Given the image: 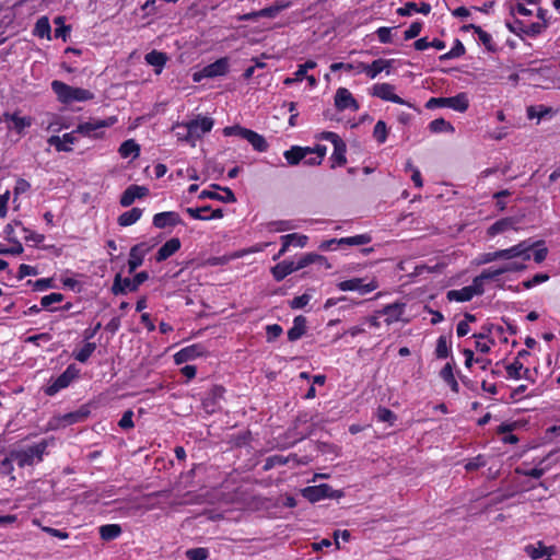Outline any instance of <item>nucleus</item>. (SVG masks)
<instances>
[{
	"instance_id": "nucleus-1",
	"label": "nucleus",
	"mask_w": 560,
	"mask_h": 560,
	"mask_svg": "<svg viewBox=\"0 0 560 560\" xmlns=\"http://www.w3.org/2000/svg\"><path fill=\"white\" fill-rule=\"evenodd\" d=\"M539 244H541V242L525 240L509 248L485 253L480 256L479 264H490L498 260L508 261L512 259L528 261L532 258V248Z\"/></svg>"
},
{
	"instance_id": "nucleus-2",
	"label": "nucleus",
	"mask_w": 560,
	"mask_h": 560,
	"mask_svg": "<svg viewBox=\"0 0 560 560\" xmlns=\"http://www.w3.org/2000/svg\"><path fill=\"white\" fill-rule=\"evenodd\" d=\"M50 85L58 102L65 105H70L77 102H86L94 98V93L90 90L71 86L59 80H54Z\"/></svg>"
},
{
	"instance_id": "nucleus-3",
	"label": "nucleus",
	"mask_w": 560,
	"mask_h": 560,
	"mask_svg": "<svg viewBox=\"0 0 560 560\" xmlns=\"http://www.w3.org/2000/svg\"><path fill=\"white\" fill-rule=\"evenodd\" d=\"M48 444L49 442L47 440H42L36 444L12 452L11 458L20 467L33 466L43 460V456L47 451Z\"/></svg>"
},
{
	"instance_id": "nucleus-4",
	"label": "nucleus",
	"mask_w": 560,
	"mask_h": 560,
	"mask_svg": "<svg viewBox=\"0 0 560 560\" xmlns=\"http://www.w3.org/2000/svg\"><path fill=\"white\" fill-rule=\"evenodd\" d=\"M117 122V117L110 116L106 119H91L77 126L75 131L83 137L100 139L104 136V129Z\"/></svg>"
},
{
	"instance_id": "nucleus-5",
	"label": "nucleus",
	"mask_w": 560,
	"mask_h": 560,
	"mask_svg": "<svg viewBox=\"0 0 560 560\" xmlns=\"http://www.w3.org/2000/svg\"><path fill=\"white\" fill-rule=\"evenodd\" d=\"M149 275L147 271L137 273L132 279L122 278L120 273H117L114 278L112 285V292L114 295L126 294L128 292H135L138 288L147 281Z\"/></svg>"
},
{
	"instance_id": "nucleus-6",
	"label": "nucleus",
	"mask_w": 560,
	"mask_h": 560,
	"mask_svg": "<svg viewBox=\"0 0 560 560\" xmlns=\"http://www.w3.org/2000/svg\"><path fill=\"white\" fill-rule=\"evenodd\" d=\"M80 369L75 364H69L67 369L56 378H50L45 394L48 396H55L61 389L67 388L72 381L79 377Z\"/></svg>"
},
{
	"instance_id": "nucleus-7",
	"label": "nucleus",
	"mask_w": 560,
	"mask_h": 560,
	"mask_svg": "<svg viewBox=\"0 0 560 560\" xmlns=\"http://www.w3.org/2000/svg\"><path fill=\"white\" fill-rule=\"evenodd\" d=\"M526 261H523L521 259H512L505 261L503 265L499 267H490L487 269H483L481 271L482 278H485L486 281L492 280V281H499L500 277L508 272H520L526 269Z\"/></svg>"
},
{
	"instance_id": "nucleus-8",
	"label": "nucleus",
	"mask_w": 560,
	"mask_h": 560,
	"mask_svg": "<svg viewBox=\"0 0 560 560\" xmlns=\"http://www.w3.org/2000/svg\"><path fill=\"white\" fill-rule=\"evenodd\" d=\"M340 291H357L361 295L368 294L378 288V282L375 278H352L349 280L340 281L337 284Z\"/></svg>"
},
{
	"instance_id": "nucleus-9",
	"label": "nucleus",
	"mask_w": 560,
	"mask_h": 560,
	"mask_svg": "<svg viewBox=\"0 0 560 560\" xmlns=\"http://www.w3.org/2000/svg\"><path fill=\"white\" fill-rule=\"evenodd\" d=\"M229 71V59L223 57L214 62L203 67L201 70L192 74V81L196 83L201 82L207 78H217L226 74Z\"/></svg>"
},
{
	"instance_id": "nucleus-10",
	"label": "nucleus",
	"mask_w": 560,
	"mask_h": 560,
	"mask_svg": "<svg viewBox=\"0 0 560 560\" xmlns=\"http://www.w3.org/2000/svg\"><path fill=\"white\" fill-rule=\"evenodd\" d=\"M371 95L386 102L413 107L411 103L395 94L394 85L389 83H376L372 86Z\"/></svg>"
},
{
	"instance_id": "nucleus-11",
	"label": "nucleus",
	"mask_w": 560,
	"mask_h": 560,
	"mask_svg": "<svg viewBox=\"0 0 560 560\" xmlns=\"http://www.w3.org/2000/svg\"><path fill=\"white\" fill-rule=\"evenodd\" d=\"M3 121L9 130L15 131L18 135H24L25 130L30 128L34 119L31 116H21L20 112L4 113Z\"/></svg>"
},
{
	"instance_id": "nucleus-12",
	"label": "nucleus",
	"mask_w": 560,
	"mask_h": 560,
	"mask_svg": "<svg viewBox=\"0 0 560 560\" xmlns=\"http://www.w3.org/2000/svg\"><path fill=\"white\" fill-rule=\"evenodd\" d=\"M188 132H190L194 145L196 141L201 139L206 133L210 132L213 127V119L210 117L198 116L196 119L186 122Z\"/></svg>"
},
{
	"instance_id": "nucleus-13",
	"label": "nucleus",
	"mask_w": 560,
	"mask_h": 560,
	"mask_svg": "<svg viewBox=\"0 0 560 560\" xmlns=\"http://www.w3.org/2000/svg\"><path fill=\"white\" fill-rule=\"evenodd\" d=\"M392 67V60L388 59H376L371 65L364 62H357L358 74L365 73L370 79H375L382 71L389 73Z\"/></svg>"
},
{
	"instance_id": "nucleus-14",
	"label": "nucleus",
	"mask_w": 560,
	"mask_h": 560,
	"mask_svg": "<svg viewBox=\"0 0 560 560\" xmlns=\"http://www.w3.org/2000/svg\"><path fill=\"white\" fill-rule=\"evenodd\" d=\"M335 106L340 112L346 110V109H351L353 112H357L360 108L358 101L353 97L351 92L346 88H339L336 91Z\"/></svg>"
},
{
	"instance_id": "nucleus-15",
	"label": "nucleus",
	"mask_w": 560,
	"mask_h": 560,
	"mask_svg": "<svg viewBox=\"0 0 560 560\" xmlns=\"http://www.w3.org/2000/svg\"><path fill=\"white\" fill-rule=\"evenodd\" d=\"M307 240H308V237L306 235L298 234V233L282 235L280 237L282 246H281L280 250L276 255H273L272 259L278 260L280 257H282L288 252L290 246L301 247V248L304 247L307 243Z\"/></svg>"
},
{
	"instance_id": "nucleus-16",
	"label": "nucleus",
	"mask_w": 560,
	"mask_h": 560,
	"mask_svg": "<svg viewBox=\"0 0 560 560\" xmlns=\"http://www.w3.org/2000/svg\"><path fill=\"white\" fill-rule=\"evenodd\" d=\"M331 488L326 485H318V486H308L301 490V494L303 498L308 500L310 502H318L323 499L330 498Z\"/></svg>"
},
{
	"instance_id": "nucleus-17",
	"label": "nucleus",
	"mask_w": 560,
	"mask_h": 560,
	"mask_svg": "<svg viewBox=\"0 0 560 560\" xmlns=\"http://www.w3.org/2000/svg\"><path fill=\"white\" fill-rule=\"evenodd\" d=\"M405 303L395 302L384 306L381 311H377V314H382L385 316L386 325H392L396 322L401 320L402 315L405 313Z\"/></svg>"
},
{
	"instance_id": "nucleus-18",
	"label": "nucleus",
	"mask_w": 560,
	"mask_h": 560,
	"mask_svg": "<svg viewBox=\"0 0 560 560\" xmlns=\"http://www.w3.org/2000/svg\"><path fill=\"white\" fill-rule=\"evenodd\" d=\"M152 223L158 229H166L180 224L182 219L175 211H165L154 214Z\"/></svg>"
},
{
	"instance_id": "nucleus-19",
	"label": "nucleus",
	"mask_w": 560,
	"mask_h": 560,
	"mask_svg": "<svg viewBox=\"0 0 560 560\" xmlns=\"http://www.w3.org/2000/svg\"><path fill=\"white\" fill-rule=\"evenodd\" d=\"M149 192V189L144 186L139 185H130L121 195L120 197V205L122 207H129L131 206L136 199H140L144 196H147Z\"/></svg>"
},
{
	"instance_id": "nucleus-20",
	"label": "nucleus",
	"mask_w": 560,
	"mask_h": 560,
	"mask_svg": "<svg viewBox=\"0 0 560 560\" xmlns=\"http://www.w3.org/2000/svg\"><path fill=\"white\" fill-rule=\"evenodd\" d=\"M517 219L515 218H512V217H509V218H503V219H500L498 221H495L493 224H491L488 230H487V234L490 236V237H493L498 234H501V233H504L509 230H517Z\"/></svg>"
},
{
	"instance_id": "nucleus-21",
	"label": "nucleus",
	"mask_w": 560,
	"mask_h": 560,
	"mask_svg": "<svg viewBox=\"0 0 560 560\" xmlns=\"http://www.w3.org/2000/svg\"><path fill=\"white\" fill-rule=\"evenodd\" d=\"M203 353V347L201 345H191L180 349L174 354V361L176 364H183L191 361Z\"/></svg>"
},
{
	"instance_id": "nucleus-22",
	"label": "nucleus",
	"mask_w": 560,
	"mask_h": 560,
	"mask_svg": "<svg viewBox=\"0 0 560 560\" xmlns=\"http://www.w3.org/2000/svg\"><path fill=\"white\" fill-rule=\"evenodd\" d=\"M313 154L312 148L293 145L291 149L284 151L283 156L289 165H298L306 156Z\"/></svg>"
},
{
	"instance_id": "nucleus-23",
	"label": "nucleus",
	"mask_w": 560,
	"mask_h": 560,
	"mask_svg": "<svg viewBox=\"0 0 560 560\" xmlns=\"http://www.w3.org/2000/svg\"><path fill=\"white\" fill-rule=\"evenodd\" d=\"M77 131L73 130L71 132L65 133L61 137L52 136L49 138L48 142L50 145L55 147V149L59 152H69L72 150V144L75 142L74 133Z\"/></svg>"
},
{
	"instance_id": "nucleus-24",
	"label": "nucleus",
	"mask_w": 560,
	"mask_h": 560,
	"mask_svg": "<svg viewBox=\"0 0 560 560\" xmlns=\"http://www.w3.org/2000/svg\"><path fill=\"white\" fill-rule=\"evenodd\" d=\"M148 248L144 244H137L131 247L128 259V272L133 273L143 262Z\"/></svg>"
},
{
	"instance_id": "nucleus-25",
	"label": "nucleus",
	"mask_w": 560,
	"mask_h": 560,
	"mask_svg": "<svg viewBox=\"0 0 560 560\" xmlns=\"http://www.w3.org/2000/svg\"><path fill=\"white\" fill-rule=\"evenodd\" d=\"M144 60L148 65L154 68L155 74H161L168 60V57L165 52L152 50L144 56Z\"/></svg>"
},
{
	"instance_id": "nucleus-26",
	"label": "nucleus",
	"mask_w": 560,
	"mask_h": 560,
	"mask_svg": "<svg viewBox=\"0 0 560 560\" xmlns=\"http://www.w3.org/2000/svg\"><path fill=\"white\" fill-rule=\"evenodd\" d=\"M212 187L215 189H221V187L218 185H213ZM222 191H223V195H220L213 190H202L201 194L199 195V198L200 199L209 198V199L220 200L223 202H234L236 200L234 192L230 188H228V187L222 188Z\"/></svg>"
},
{
	"instance_id": "nucleus-27",
	"label": "nucleus",
	"mask_w": 560,
	"mask_h": 560,
	"mask_svg": "<svg viewBox=\"0 0 560 560\" xmlns=\"http://www.w3.org/2000/svg\"><path fill=\"white\" fill-rule=\"evenodd\" d=\"M180 248V241L177 237H173L166 241L156 253V261L161 262L166 260L168 257L174 255Z\"/></svg>"
},
{
	"instance_id": "nucleus-28",
	"label": "nucleus",
	"mask_w": 560,
	"mask_h": 560,
	"mask_svg": "<svg viewBox=\"0 0 560 560\" xmlns=\"http://www.w3.org/2000/svg\"><path fill=\"white\" fill-rule=\"evenodd\" d=\"M294 261L283 260L271 268V273L277 281H282L287 276L295 272Z\"/></svg>"
},
{
	"instance_id": "nucleus-29",
	"label": "nucleus",
	"mask_w": 560,
	"mask_h": 560,
	"mask_svg": "<svg viewBox=\"0 0 560 560\" xmlns=\"http://www.w3.org/2000/svg\"><path fill=\"white\" fill-rule=\"evenodd\" d=\"M468 106L469 100L467 94L464 92L446 98V107L456 112L464 113L467 110Z\"/></svg>"
},
{
	"instance_id": "nucleus-30",
	"label": "nucleus",
	"mask_w": 560,
	"mask_h": 560,
	"mask_svg": "<svg viewBox=\"0 0 560 560\" xmlns=\"http://www.w3.org/2000/svg\"><path fill=\"white\" fill-rule=\"evenodd\" d=\"M118 153L122 159L136 160L140 155V145L133 139H128L120 144Z\"/></svg>"
},
{
	"instance_id": "nucleus-31",
	"label": "nucleus",
	"mask_w": 560,
	"mask_h": 560,
	"mask_svg": "<svg viewBox=\"0 0 560 560\" xmlns=\"http://www.w3.org/2000/svg\"><path fill=\"white\" fill-rule=\"evenodd\" d=\"M306 331V318L302 315L293 319V326L288 331V339L290 341L299 340Z\"/></svg>"
},
{
	"instance_id": "nucleus-32",
	"label": "nucleus",
	"mask_w": 560,
	"mask_h": 560,
	"mask_svg": "<svg viewBox=\"0 0 560 560\" xmlns=\"http://www.w3.org/2000/svg\"><path fill=\"white\" fill-rule=\"evenodd\" d=\"M346 152L347 145L343 140H340L338 143L334 144V152L330 156L331 167L342 166L347 163Z\"/></svg>"
},
{
	"instance_id": "nucleus-33",
	"label": "nucleus",
	"mask_w": 560,
	"mask_h": 560,
	"mask_svg": "<svg viewBox=\"0 0 560 560\" xmlns=\"http://www.w3.org/2000/svg\"><path fill=\"white\" fill-rule=\"evenodd\" d=\"M415 12L427 15L431 12V5L427 2H422L420 7H418L415 2H408L404 7L397 9V13L401 16L411 15Z\"/></svg>"
},
{
	"instance_id": "nucleus-34",
	"label": "nucleus",
	"mask_w": 560,
	"mask_h": 560,
	"mask_svg": "<svg viewBox=\"0 0 560 560\" xmlns=\"http://www.w3.org/2000/svg\"><path fill=\"white\" fill-rule=\"evenodd\" d=\"M33 34L39 38L51 39V27L47 16H40L34 26Z\"/></svg>"
},
{
	"instance_id": "nucleus-35",
	"label": "nucleus",
	"mask_w": 560,
	"mask_h": 560,
	"mask_svg": "<svg viewBox=\"0 0 560 560\" xmlns=\"http://www.w3.org/2000/svg\"><path fill=\"white\" fill-rule=\"evenodd\" d=\"M269 233H278L293 230L295 225L289 220L270 221L261 225Z\"/></svg>"
},
{
	"instance_id": "nucleus-36",
	"label": "nucleus",
	"mask_w": 560,
	"mask_h": 560,
	"mask_svg": "<svg viewBox=\"0 0 560 560\" xmlns=\"http://www.w3.org/2000/svg\"><path fill=\"white\" fill-rule=\"evenodd\" d=\"M524 550H525L526 555L532 560H538V559L542 558L544 556H548L547 560H551L550 559L551 552L549 551V549L547 547H545L542 545L541 541H539L537 544V546H535V545H527Z\"/></svg>"
},
{
	"instance_id": "nucleus-37",
	"label": "nucleus",
	"mask_w": 560,
	"mask_h": 560,
	"mask_svg": "<svg viewBox=\"0 0 560 560\" xmlns=\"http://www.w3.org/2000/svg\"><path fill=\"white\" fill-rule=\"evenodd\" d=\"M142 215L140 208H132L118 217V224L120 226H129L135 224Z\"/></svg>"
},
{
	"instance_id": "nucleus-38",
	"label": "nucleus",
	"mask_w": 560,
	"mask_h": 560,
	"mask_svg": "<svg viewBox=\"0 0 560 560\" xmlns=\"http://www.w3.org/2000/svg\"><path fill=\"white\" fill-rule=\"evenodd\" d=\"M245 133H246L245 140H247L252 144L254 150H256L258 152L267 151L268 143L261 135H259L250 129L248 132H245Z\"/></svg>"
},
{
	"instance_id": "nucleus-39",
	"label": "nucleus",
	"mask_w": 560,
	"mask_h": 560,
	"mask_svg": "<svg viewBox=\"0 0 560 560\" xmlns=\"http://www.w3.org/2000/svg\"><path fill=\"white\" fill-rule=\"evenodd\" d=\"M446 298L448 301L468 302L474 298V294L470 288L467 285L458 290H450L446 293Z\"/></svg>"
},
{
	"instance_id": "nucleus-40",
	"label": "nucleus",
	"mask_w": 560,
	"mask_h": 560,
	"mask_svg": "<svg viewBox=\"0 0 560 560\" xmlns=\"http://www.w3.org/2000/svg\"><path fill=\"white\" fill-rule=\"evenodd\" d=\"M120 534L121 527L118 524H106L100 527V536L106 541L116 539Z\"/></svg>"
},
{
	"instance_id": "nucleus-41",
	"label": "nucleus",
	"mask_w": 560,
	"mask_h": 560,
	"mask_svg": "<svg viewBox=\"0 0 560 560\" xmlns=\"http://www.w3.org/2000/svg\"><path fill=\"white\" fill-rule=\"evenodd\" d=\"M527 118L534 119L537 118L538 120L545 118L548 115L553 114V109L551 107H547L545 105H538V106H529L527 107Z\"/></svg>"
},
{
	"instance_id": "nucleus-42",
	"label": "nucleus",
	"mask_w": 560,
	"mask_h": 560,
	"mask_svg": "<svg viewBox=\"0 0 560 560\" xmlns=\"http://www.w3.org/2000/svg\"><path fill=\"white\" fill-rule=\"evenodd\" d=\"M372 241L369 234H359L354 236L341 237L338 238L339 244H343L347 246H360L369 244Z\"/></svg>"
},
{
	"instance_id": "nucleus-43",
	"label": "nucleus",
	"mask_w": 560,
	"mask_h": 560,
	"mask_svg": "<svg viewBox=\"0 0 560 560\" xmlns=\"http://www.w3.org/2000/svg\"><path fill=\"white\" fill-rule=\"evenodd\" d=\"M441 378L452 388L454 392H458V383L454 376L453 368L451 363H447L440 372Z\"/></svg>"
},
{
	"instance_id": "nucleus-44",
	"label": "nucleus",
	"mask_w": 560,
	"mask_h": 560,
	"mask_svg": "<svg viewBox=\"0 0 560 560\" xmlns=\"http://www.w3.org/2000/svg\"><path fill=\"white\" fill-rule=\"evenodd\" d=\"M322 260H325V258L323 256L314 254V253H308V254H305L302 257H300L296 261H294V266L298 271V270H301L316 261H322Z\"/></svg>"
},
{
	"instance_id": "nucleus-45",
	"label": "nucleus",
	"mask_w": 560,
	"mask_h": 560,
	"mask_svg": "<svg viewBox=\"0 0 560 560\" xmlns=\"http://www.w3.org/2000/svg\"><path fill=\"white\" fill-rule=\"evenodd\" d=\"M96 349V343L86 342L81 349L74 351L73 357L79 362H86Z\"/></svg>"
},
{
	"instance_id": "nucleus-46",
	"label": "nucleus",
	"mask_w": 560,
	"mask_h": 560,
	"mask_svg": "<svg viewBox=\"0 0 560 560\" xmlns=\"http://www.w3.org/2000/svg\"><path fill=\"white\" fill-rule=\"evenodd\" d=\"M429 129L431 132L440 133V132H453L454 127L451 125V122L446 121L443 118H438L432 120L429 124Z\"/></svg>"
},
{
	"instance_id": "nucleus-47",
	"label": "nucleus",
	"mask_w": 560,
	"mask_h": 560,
	"mask_svg": "<svg viewBox=\"0 0 560 560\" xmlns=\"http://www.w3.org/2000/svg\"><path fill=\"white\" fill-rule=\"evenodd\" d=\"M173 130L175 131V136L179 141H185V142L189 143L190 145L195 147L191 136H190V132H188V126L186 122H182V124L177 122L173 127Z\"/></svg>"
},
{
	"instance_id": "nucleus-48",
	"label": "nucleus",
	"mask_w": 560,
	"mask_h": 560,
	"mask_svg": "<svg viewBox=\"0 0 560 560\" xmlns=\"http://www.w3.org/2000/svg\"><path fill=\"white\" fill-rule=\"evenodd\" d=\"M388 136V129L384 120H378L373 129V137L377 143L383 144L386 142Z\"/></svg>"
},
{
	"instance_id": "nucleus-49",
	"label": "nucleus",
	"mask_w": 560,
	"mask_h": 560,
	"mask_svg": "<svg viewBox=\"0 0 560 560\" xmlns=\"http://www.w3.org/2000/svg\"><path fill=\"white\" fill-rule=\"evenodd\" d=\"M474 337L476 338V349L482 353H488L494 345V340L483 334L474 335Z\"/></svg>"
},
{
	"instance_id": "nucleus-50",
	"label": "nucleus",
	"mask_w": 560,
	"mask_h": 560,
	"mask_svg": "<svg viewBox=\"0 0 560 560\" xmlns=\"http://www.w3.org/2000/svg\"><path fill=\"white\" fill-rule=\"evenodd\" d=\"M451 353V346L445 336H440L436 342L435 354L439 359H445Z\"/></svg>"
},
{
	"instance_id": "nucleus-51",
	"label": "nucleus",
	"mask_w": 560,
	"mask_h": 560,
	"mask_svg": "<svg viewBox=\"0 0 560 560\" xmlns=\"http://www.w3.org/2000/svg\"><path fill=\"white\" fill-rule=\"evenodd\" d=\"M211 208L209 206L186 208V213L195 220H208V214Z\"/></svg>"
},
{
	"instance_id": "nucleus-52",
	"label": "nucleus",
	"mask_w": 560,
	"mask_h": 560,
	"mask_svg": "<svg viewBox=\"0 0 560 560\" xmlns=\"http://www.w3.org/2000/svg\"><path fill=\"white\" fill-rule=\"evenodd\" d=\"M475 34L478 36V40L488 49L494 50V44L492 36L483 31L480 26L475 27Z\"/></svg>"
},
{
	"instance_id": "nucleus-53",
	"label": "nucleus",
	"mask_w": 560,
	"mask_h": 560,
	"mask_svg": "<svg viewBox=\"0 0 560 560\" xmlns=\"http://www.w3.org/2000/svg\"><path fill=\"white\" fill-rule=\"evenodd\" d=\"M464 54H465V47L462 44V42L457 39L455 42V45L451 48V50L447 51L446 54L442 55L440 57V59L447 60V59L458 58V57L463 56Z\"/></svg>"
},
{
	"instance_id": "nucleus-54",
	"label": "nucleus",
	"mask_w": 560,
	"mask_h": 560,
	"mask_svg": "<svg viewBox=\"0 0 560 560\" xmlns=\"http://www.w3.org/2000/svg\"><path fill=\"white\" fill-rule=\"evenodd\" d=\"M377 420L381 422H387L394 424L396 421V415L388 408L380 407L376 412Z\"/></svg>"
},
{
	"instance_id": "nucleus-55",
	"label": "nucleus",
	"mask_w": 560,
	"mask_h": 560,
	"mask_svg": "<svg viewBox=\"0 0 560 560\" xmlns=\"http://www.w3.org/2000/svg\"><path fill=\"white\" fill-rule=\"evenodd\" d=\"M209 556V551L206 548H191L186 551V557L189 560H206Z\"/></svg>"
},
{
	"instance_id": "nucleus-56",
	"label": "nucleus",
	"mask_w": 560,
	"mask_h": 560,
	"mask_svg": "<svg viewBox=\"0 0 560 560\" xmlns=\"http://www.w3.org/2000/svg\"><path fill=\"white\" fill-rule=\"evenodd\" d=\"M485 282H486V280H485V278H482L481 273L472 279L471 284L468 287L470 288L474 296L483 294Z\"/></svg>"
},
{
	"instance_id": "nucleus-57",
	"label": "nucleus",
	"mask_w": 560,
	"mask_h": 560,
	"mask_svg": "<svg viewBox=\"0 0 560 560\" xmlns=\"http://www.w3.org/2000/svg\"><path fill=\"white\" fill-rule=\"evenodd\" d=\"M311 299H312V295L308 293H304L302 295L295 296L294 299H292L290 301V307L293 310L303 308L304 306H306L308 304Z\"/></svg>"
},
{
	"instance_id": "nucleus-58",
	"label": "nucleus",
	"mask_w": 560,
	"mask_h": 560,
	"mask_svg": "<svg viewBox=\"0 0 560 560\" xmlns=\"http://www.w3.org/2000/svg\"><path fill=\"white\" fill-rule=\"evenodd\" d=\"M540 242H541V244L532 248V250L535 249L533 253V258H534L535 262H537V264L542 262L547 258V255H548V248L544 246L545 242L544 241H540Z\"/></svg>"
},
{
	"instance_id": "nucleus-59",
	"label": "nucleus",
	"mask_w": 560,
	"mask_h": 560,
	"mask_svg": "<svg viewBox=\"0 0 560 560\" xmlns=\"http://www.w3.org/2000/svg\"><path fill=\"white\" fill-rule=\"evenodd\" d=\"M23 250V245L19 241H14L10 247L0 245V255H20Z\"/></svg>"
},
{
	"instance_id": "nucleus-60",
	"label": "nucleus",
	"mask_w": 560,
	"mask_h": 560,
	"mask_svg": "<svg viewBox=\"0 0 560 560\" xmlns=\"http://www.w3.org/2000/svg\"><path fill=\"white\" fill-rule=\"evenodd\" d=\"M63 300V295L61 293H50L45 295L40 300V304L43 307L48 308L55 303H60Z\"/></svg>"
},
{
	"instance_id": "nucleus-61",
	"label": "nucleus",
	"mask_w": 560,
	"mask_h": 560,
	"mask_svg": "<svg viewBox=\"0 0 560 560\" xmlns=\"http://www.w3.org/2000/svg\"><path fill=\"white\" fill-rule=\"evenodd\" d=\"M248 131H249V129H246L241 126H230V127H225L223 129V135L226 137L237 136V137L245 139V137H246L245 132H248Z\"/></svg>"
},
{
	"instance_id": "nucleus-62",
	"label": "nucleus",
	"mask_w": 560,
	"mask_h": 560,
	"mask_svg": "<svg viewBox=\"0 0 560 560\" xmlns=\"http://www.w3.org/2000/svg\"><path fill=\"white\" fill-rule=\"evenodd\" d=\"M422 30V23L419 21L412 22L405 31V39L416 38Z\"/></svg>"
},
{
	"instance_id": "nucleus-63",
	"label": "nucleus",
	"mask_w": 560,
	"mask_h": 560,
	"mask_svg": "<svg viewBox=\"0 0 560 560\" xmlns=\"http://www.w3.org/2000/svg\"><path fill=\"white\" fill-rule=\"evenodd\" d=\"M282 327L278 324L268 325L266 327L267 341H273L282 334Z\"/></svg>"
},
{
	"instance_id": "nucleus-64",
	"label": "nucleus",
	"mask_w": 560,
	"mask_h": 560,
	"mask_svg": "<svg viewBox=\"0 0 560 560\" xmlns=\"http://www.w3.org/2000/svg\"><path fill=\"white\" fill-rule=\"evenodd\" d=\"M523 370V364L520 361H514L510 365L506 366V373L510 377L518 380L521 378V371Z\"/></svg>"
}]
</instances>
